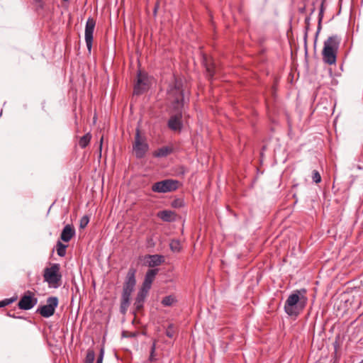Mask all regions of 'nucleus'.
Instances as JSON below:
<instances>
[{"instance_id": "nucleus-12", "label": "nucleus", "mask_w": 363, "mask_h": 363, "mask_svg": "<svg viewBox=\"0 0 363 363\" xmlns=\"http://www.w3.org/2000/svg\"><path fill=\"white\" fill-rule=\"evenodd\" d=\"M148 88V84L146 82L145 76L140 73L138 75V81L134 87V94L139 95L143 93Z\"/></svg>"}, {"instance_id": "nucleus-20", "label": "nucleus", "mask_w": 363, "mask_h": 363, "mask_svg": "<svg viewBox=\"0 0 363 363\" xmlns=\"http://www.w3.org/2000/svg\"><path fill=\"white\" fill-rule=\"evenodd\" d=\"M91 138V135L90 133H86L84 136H82L79 141V145L82 148H85L89 143Z\"/></svg>"}, {"instance_id": "nucleus-15", "label": "nucleus", "mask_w": 363, "mask_h": 363, "mask_svg": "<svg viewBox=\"0 0 363 363\" xmlns=\"http://www.w3.org/2000/svg\"><path fill=\"white\" fill-rule=\"evenodd\" d=\"M148 291L145 290L143 289H140L138 293L135 301V306L137 310H140L143 307L144 301L147 296Z\"/></svg>"}, {"instance_id": "nucleus-36", "label": "nucleus", "mask_w": 363, "mask_h": 363, "mask_svg": "<svg viewBox=\"0 0 363 363\" xmlns=\"http://www.w3.org/2000/svg\"><path fill=\"white\" fill-rule=\"evenodd\" d=\"M156 11H157V8H155V10H154V13H156Z\"/></svg>"}, {"instance_id": "nucleus-16", "label": "nucleus", "mask_w": 363, "mask_h": 363, "mask_svg": "<svg viewBox=\"0 0 363 363\" xmlns=\"http://www.w3.org/2000/svg\"><path fill=\"white\" fill-rule=\"evenodd\" d=\"M147 262L149 267H154L161 264L164 262V257L159 255H148Z\"/></svg>"}, {"instance_id": "nucleus-21", "label": "nucleus", "mask_w": 363, "mask_h": 363, "mask_svg": "<svg viewBox=\"0 0 363 363\" xmlns=\"http://www.w3.org/2000/svg\"><path fill=\"white\" fill-rule=\"evenodd\" d=\"M177 302V299L174 296L170 295L165 296L162 301V304L164 306H171Z\"/></svg>"}, {"instance_id": "nucleus-5", "label": "nucleus", "mask_w": 363, "mask_h": 363, "mask_svg": "<svg viewBox=\"0 0 363 363\" xmlns=\"http://www.w3.org/2000/svg\"><path fill=\"white\" fill-rule=\"evenodd\" d=\"M179 182L174 179H165L155 183L152 190L157 193H167L175 191L178 188Z\"/></svg>"}, {"instance_id": "nucleus-29", "label": "nucleus", "mask_w": 363, "mask_h": 363, "mask_svg": "<svg viewBox=\"0 0 363 363\" xmlns=\"http://www.w3.org/2000/svg\"><path fill=\"white\" fill-rule=\"evenodd\" d=\"M14 301V298H6L1 301L0 306L1 307L6 306L10 303H11Z\"/></svg>"}, {"instance_id": "nucleus-10", "label": "nucleus", "mask_w": 363, "mask_h": 363, "mask_svg": "<svg viewBox=\"0 0 363 363\" xmlns=\"http://www.w3.org/2000/svg\"><path fill=\"white\" fill-rule=\"evenodd\" d=\"M182 113L172 116L168 121V127L174 131H180L182 128Z\"/></svg>"}, {"instance_id": "nucleus-28", "label": "nucleus", "mask_w": 363, "mask_h": 363, "mask_svg": "<svg viewBox=\"0 0 363 363\" xmlns=\"http://www.w3.org/2000/svg\"><path fill=\"white\" fill-rule=\"evenodd\" d=\"M172 206L174 208H180L184 206V201L180 199H176L172 202Z\"/></svg>"}, {"instance_id": "nucleus-17", "label": "nucleus", "mask_w": 363, "mask_h": 363, "mask_svg": "<svg viewBox=\"0 0 363 363\" xmlns=\"http://www.w3.org/2000/svg\"><path fill=\"white\" fill-rule=\"evenodd\" d=\"M133 291L123 289V294H122V302L121 305V311L125 312L127 307L129 305L130 298L131 293Z\"/></svg>"}, {"instance_id": "nucleus-33", "label": "nucleus", "mask_w": 363, "mask_h": 363, "mask_svg": "<svg viewBox=\"0 0 363 363\" xmlns=\"http://www.w3.org/2000/svg\"><path fill=\"white\" fill-rule=\"evenodd\" d=\"M322 13H323V9H321L320 12L318 28H320V22L322 21Z\"/></svg>"}, {"instance_id": "nucleus-18", "label": "nucleus", "mask_w": 363, "mask_h": 363, "mask_svg": "<svg viewBox=\"0 0 363 363\" xmlns=\"http://www.w3.org/2000/svg\"><path fill=\"white\" fill-rule=\"evenodd\" d=\"M174 213L172 211H162L158 212L157 216L163 221L171 222L174 220Z\"/></svg>"}, {"instance_id": "nucleus-32", "label": "nucleus", "mask_w": 363, "mask_h": 363, "mask_svg": "<svg viewBox=\"0 0 363 363\" xmlns=\"http://www.w3.org/2000/svg\"><path fill=\"white\" fill-rule=\"evenodd\" d=\"M155 351H151L150 350V358H149L150 362H153L155 359Z\"/></svg>"}, {"instance_id": "nucleus-13", "label": "nucleus", "mask_w": 363, "mask_h": 363, "mask_svg": "<svg viewBox=\"0 0 363 363\" xmlns=\"http://www.w3.org/2000/svg\"><path fill=\"white\" fill-rule=\"evenodd\" d=\"M158 269H149L145 277L144 281L143 283L142 289L149 290L151 288L152 283L155 279L156 274H157Z\"/></svg>"}, {"instance_id": "nucleus-27", "label": "nucleus", "mask_w": 363, "mask_h": 363, "mask_svg": "<svg viewBox=\"0 0 363 363\" xmlns=\"http://www.w3.org/2000/svg\"><path fill=\"white\" fill-rule=\"evenodd\" d=\"M89 219L88 216H83L80 220V225H79L80 228H85L87 225V224L89 223Z\"/></svg>"}, {"instance_id": "nucleus-8", "label": "nucleus", "mask_w": 363, "mask_h": 363, "mask_svg": "<svg viewBox=\"0 0 363 363\" xmlns=\"http://www.w3.org/2000/svg\"><path fill=\"white\" fill-rule=\"evenodd\" d=\"M37 303L38 298L35 296L34 293L30 291H27L20 299L18 306L20 309L30 310L33 308Z\"/></svg>"}, {"instance_id": "nucleus-26", "label": "nucleus", "mask_w": 363, "mask_h": 363, "mask_svg": "<svg viewBox=\"0 0 363 363\" xmlns=\"http://www.w3.org/2000/svg\"><path fill=\"white\" fill-rule=\"evenodd\" d=\"M174 335V325L172 324H170L166 330V335L169 337H173Z\"/></svg>"}, {"instance_id": "nucleus-24", "label": "nucleus", "mask_w": 363, "mask_h": 363, "mask_svg": "<svg viewBox=\"0 0 363 363\" xmlns=\"http://www.w3.org/2000/svg\"><path fill=\"white\" fill-rule=\"evenodd\" d=\"M95 359V353L92 349H89L84 359V363H94Z\"/></svg>"}, {"instance_id": "nucleus-1", "label": "nucleus", "mask_w": 363, "mask_h": 363, "mask_svg": "<svg viewBox=\"0 0 363 363\" xmlns=\"http://www.w3.org/2000/svg\"><path fill=\"white\" fill-rule=\"evenodd\" d=\"M307 298L301 294V291L296 290L286 299L284 311L289 315H297L305 307Z\"/></svg>"}, {"instance_id": "nucleus-14", "label": "nucleus", "mask_w": 363, "mask_h": 363, "mask_svg": "<svg viewBox=\"0 0 363 363\" xmlns=\"http://www.w3.org/2000/svg\"><path fill=\"white\" fill-rule=\"evenodd\" d=\"M75 235V230L74 228L71 225H66L65 228H63L60 238L64 242H69L72 237Z\"/></svg>"}, {"instance_id": "nucleus-7", "label": "nucleus", "mask_w": 363, "mask_h": 363, "mask_svg": "<svg viewBox=\"0 0 363 363\" xmlns=\"http://www.w3.org/2000/svg\"><path fill=\"white\" fill-rule=\"evenodd\" d=\"M148 150V145L145 140L140 136L139 130H137L133 145V151L138 158H142Z\"/></svg>"}, {"instance_id": "nucleus-35", "label": "nucleus", "mask_w": 363, "mask_h": 363, "mask_svg": "<svg viewBox=\"0 0 363 363\" xmlns=\"http://www.w3.org/2000/svg\"><path fill=\"white\" fill-rule=\"evenodd\" d=\"M306 23H308V24L309 23V18H306Z\"/></svg>"}, {"instance_id": "nucleus-30", "label": "nucleus", "mask_w": 363, "mask_h": 363, "mask_svg": "<svg viewBox=\"0 0 363 363\" xmlns=\"http://www.w3.org/2000/svg\"><path fill=\"white\" fill-rule=\"evenodd\" d=\"M104 356V349H101L100 354L96 360V363H103Z\"/></svg>"}, {"instance_id": "nucleus-9", "label": "nucleus", "mask_w": 363, "mask_h": 363, "mask_svg": "<svg viewBox=\"0 0 363 363\" xmlns=\"http://www.w3.org/2000/svg\"><path fill=\"white\" fill-rule=\"evenodd\" d=\"M96 22L92 18H89L86 23L85 26V42L87 47L89 53L91 52L93 34L95 28Z\"/></svg>"}, {"instance_id": "nucleus-23", "label": "nucleus", "mask_w": 363, "mask_h": 363, "mask_svg": "<svg viewBox=\"0 0 363 363\" xmlns=\"http://www.w3.org/2000/svg\"><path fill=\"white\" fill-rule=\"evenodd\" d=\"M170 249L174 252H179L182 250L181 242L178 240H173L169 244Z\"/></svg>"}, {"instance_id": "nucleus-34", "label": "nucleus", "mask_w": 363, "mask_h": 363, "mask_svg": "<svg viewBox=\"0 0 363 363\" xmlns=\"http://www.w3.org/2000/svg\"><path fill=\"white\" fill-rule=\"evenodd\" d=\"M155 350H156V342L154 341L152 347H151V351H155Z\"/></svg>"}, {"instance_id": "nucleus-31", "label": "nucleus", "mask_w": 363, "mask_h": 363, "mask_svg": "<svg viewBox=\"0 0 363 363\" xmlns=\"http://www.w3.org/2000/svg\"><path fill=\"white\" fill-rule=\"evenodd\" d=\"M206 71H207V72H208V76H209L210 77H213V76L214 75V73H215V72H214V69H213V67H208V66H207V67H206Z\"/></svg>"}, {"instance_id": "nucleus-6", "label": "nucleus", "mask_w": 363, "mask_h": 363, "mask_svg": "<svg viewBox=\"0 0 363 363\" xmlns=\"http://www.w3.org/2000/svg\"><path fill=\"white\" fill-rule=\"evenodd\" d=\"M57 305L58 298L57 297H49L47 299L46 305L38 308L37 312H38L44 318H49L54 314Z\"/></svg>"}, {"instance_id": "nucleus-19", "label": "nucleus", "mask_w": 363, "mask_h": 363, "mask_svg": "<svg viewBox=\"0 0 363 363\" xmlns=\"http://www.w3.org/2000/svg\"><path fill=\"white\" fill-rule=\"evenodd\" d=\"M172 152V148L169 146H164L154 152L153 155L156 157H164Z\"/></svg>"}, {"instance_id": "nucleus-2", "label": "nucleus", "mask_w": 363, "mask_h": 363, "mask_svg": "<svg viewBox=\"0 0 363 363\" xmlns=\"http://www.w3.org/2000/svg\"><path fill=\"white\" fill-rule=\"evenodd\" d=\"M339 45L340 39L337 35L330 36L324 42L322 55L325 63L335 64Z\"/></svg>"}, {"instance_id": "nucleus-22", "label": "nucleus", "mask_w": 363, "mask_h": 363, "mask_svg": "<svg viewBox=\"0 0 363 363\" xmlns=\"http://www.w3.org/2000/svg\"><path fill=\"white\" fill-rule=\"evenodd\" d=\"M67 245L62 244L60 241L57 242L56 250L57 253L60 257H65L66 255Z\"/></svg>"}, {"instance_id": "nucleus-25", "label": "nucleus", "mask_w": 363, "mask_h": 363, "mask_svg": "<svg viewBox=\"0 0 363 363\" xmlns=\"http://www.w3.org/2000/svg\"><path fill=\"white\" fill-rule=\"evenodd\" d=\"M312 179L316 184L320 183L321 181V177L317 170H313L312 174Z\"/></svg>"}, {"instance_id": "nucleus-11", "label": "nucleus", "mask_w": 363, "mask_h": 363, "mask_svg": "<svg viewBox=\"0 0 363 363\" xmlns=\"http://www.w3.org/2000/svg\"><path fill=\"white\" fill-rule=\"evenodd\" d=\"M135 273L136 270L133 268L129 269L125 282L123 286V289L133 291L136 281H135Z\"/></svg>"}, {"instance_id": "nucleus-4", "label": "nucleus", "mask_w": 363, "mask_h": 363, "mask_svg": "<svg viewBox=\"0 0 363 363\" xmlns=\"http://www.w3.org/2000/svg\"><path fill=\"white\" fill-rule=\"evenodd\" d=\"M168 97L172 101L175 110L179 111L183 107L184 98L180 82L175 81L174 85L169 87Z\"/></svg>"}, {"instance_id": "nucleus-3", "label": "nucleus", "mask_w": 363, "mask_h": 363, "mask_svg": "<svg viewBox=\"0 0 363 363\" xmlns=\"http://www.w3.org/2000/svg\"><path fill=\"white\" fill-rule=\"evenodd\" d=\"M59 264H53L44 269L43 278L50 287L58 288L60 285L62 275Z\"/></svg>"}]
</instances>
